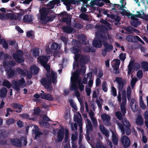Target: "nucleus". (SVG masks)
<instances>
[{"instance_id":"obj_60","label":"nucleus","mask_w":148,"mask_h":148,"mask_svg":"<svg viewBox=\"0 0 148 148\" xmlns=\"http://www.w3.org/2000/svg\"><path fill=\"white\" fill-rule=\"evenodd\" d=\"M79 16L80 18L84 20H87L88 18V16L86 14L84 13L81 14L79 15Z\"/></svg>"},{"instance_id":"obj_20","label":"nucleus","mask_w":148,"mask_h":148,"mask_svg":"<svg viewBox=\"0 0 148 148\" xmlns=\"http://www.w3.org/2000/svg\"><path fill=\"white\" fill-rule=\"evenodd\" d=\"M112 139L113 143L115 145H117L118 141V136L115 132L112 131Z\"/></svg>"},{"instance_id":"obj_13","label":"nucleus","mask_w":148,"mask_h":148,"mask_svg":"<svg viewBox=\"0 0 148 148\" xmlns=\"http://www.w3.org/2000/svg\"><path fill=\"white\" fill-rule=\"evenodd\" d=\"M120 64V61L118 59H115L112 61V66L114 69L115 70V73H118L119 72L118 68Z\"/></svg>"},{"instance_id":"obj_31","label":"nucleus","mask_w":148,"mask_h":148,"mask_svg":"<svg viewBox=\"0 0 148 148\" xmlns=\"http://www.w3.org/2000/svg\"><path fill=\"white\" fill-rule=\"evenodd\" d=\"M78 134L77 132H75L74 133L72 134L71 135V139L72 140V143L73 144V147L75 148V145L74 144V141H75L77 139Z\"/></svg>"},{"instance_id":"obj_46","label":"nucleus","mask_w":148,"mask_h":148,"mask_svg":"<svg viewBox=\"0 0 148 148\" xmlns=\"http://www.w3.org/2000/svg\"><path fill=\"white\" fill-rule=\"evenodd\" d=\"M33 55L35 56H38L39 54V49H35L33 50Z\"/></svg>"},{"instance_id":"obj_33","label":"nucleus","mask_w":148,"mask_h":148,"mask_svg":"<svg viewBox=\"0 0 148 148\" xmlns=\"http://www.w3.org/2000/svg\"><path fill=\"white\" fill-rule=\"evenodd\" d=\"M80 56L79 54L75 55V61L74 62L73 64V68L75 69L76 67H79V66L77 62V60L79 57Z\"/></svg>"},{"instance_id":"obj_11","label":"nucleus","mask_w":148,"mask_h":148,"mask_svg":"<svg viewBox=\"0 0 148 148\" xmlns=\"http://www.w3.org/2000/svg\"><path fill=\"white\" fill-rule=\"evenodd\" d=\"M121 140L122 144L125 147H127L130 145V140L126 136H122L121 138Z\"/></svg>"},{"instance_id":"obj_29","label":"nucleus","mask_w":148,"mask_h":148,"mask_svg":"<svg viewBox=\"0 0 148 148\" xmlns=\"http://www.w3.org/2000/svg\"><path fill=\"white\" fill-rule=\"evenodd\" d=\"M33 17L31 15H26L23 18V21L25 22L29 23L33 20Z\"/></svg>"},{"instance_id":"obj_9","label":"nucleus","mask_w":148,"mask_h":148,"mask_svg":"<svg viewBox=\"0 0 148 148\" xmlns=\"http://www.w3.org/2000/svg\"><path fill=\"white\" fill-rule=\"evenodd\" d=\"M23 52L21 51H17L14 54L13 57L14 58L17 62H22L24 60V58L22 56Z\"/></svg>"},{"instance_id":"obj_48","label":"nucleus","mask_w":148,"mask_h":148,"mask_svg":"<svg viewBox=\"0 0 148 148\" xmlns=\"http://www.w3.org/2000/svg\"><path fill=\"white\" fill-rule=\"evenodd\" d=\"M15 120L13 119H10L6 121V123L8 125H10L14 123L15 122Z\"/></svg>"},{"instance_id":"obj_35","label":"nucleus","mask_w":148,"mask_h":148,"mask_svg":"<svg viewBox=\"0 0 148 148\" xmlns=\"http://www.w3.org/2000/svg\"><path fill=\"white\" fill-rule=\"evenodd\" d=\"M126 93L127 95V97L128 101H129L131 97V92L130 87L129 86H128L126 90Z\"/></svg>"},{"instance_id":"obj_39","label":"nucleus","mask_w":148,"mask_h":148,"mask_svg":"<svg viewBox=\"0 0 148 148\" xmlns=\"http://www.w3.org/2000/svg\"><path fill=\"white\" fill-rule=\"evenodd\" d=\"M142 69L145 71H148V64L146 62H143L142 63Z\"/></svg>"},{"instance_id":"obj_52","label":"nucleus","mask_w":148,"mask_h":148,"mask_svg":"<svg viewBox=\"0 0 148 148\" xmlns=\"http://www.w3.org/2000/svg\"><path fill=\"white\" fill-rule=\"evenodd\" d=\"M0 19L1 20H7V14H0Z\"/></svg>"},{"instance_id":"obj_64","label":"nucleus","mask_w":148,"mask_h":148,"mask_svg":"<svg viewBox=\"0 0 148 148\" xmlns=\"http://www.w3.org/2000/svg\"><path fill=\"white\" fill-rule=\"evenodd\" d=\"M8 56L6 54H4L3 53H0V58H1L6 59L8 58Z\"/></svg>"},{"instance_id":"obj_5","label":"nucleus","mask_w":148,"mask_h":148,"mask_svg":"<svg viewBox=\"0 0 148 148\" xmlns=\"http://www.w3.org/2000/svg\"><path fill=\"white\" fill-rule=\"evenodd\" d=\"M49 10L46 8H43L40 10V20L43 23H46L48 21H51L54 18L50 16L49 14Z\"/></svg>"},{"instance_id":"obj_27","label":"nucleus","mask_w":148,"mask_h":148,"mask_svg":"<svg viewBox=\"0 0 148 148\" xmlns=\"http://www.w3.org/2000/svg\"><path fill=\"white\" fill-rule=\"evenodd\" d=\"M59 2V0H53L50 1L48 5V8L50 9L53 8L54 7V5L58 3Z\"/></svg>"},{"instance_id":"obj_62","label":"nucleus","mask_w":148,"mask_h":148,"mask_svg":"<svg viewBox=\"0 0 148 148\" xmlns=\"http://www.w3.org/2000/svg\"><path fill=\"white\" fill-rule=\"evenodd\" d=\"M101 83L100 77H97L96 80V84L97 86H99Z\"/></svg>"},{"instance_id":"obj_40","label":"nucleus","mask_w":148,"mask_h":148,"mask_svg":"<svg viewBox=\"0 0 148 148\" xmlns=\"http://www.w3.org/2000/svg\"><path fill=\"white\" fill-rule=\"evenodd\" d=\"M7 20L9 19H15L16 18V16L15 14H14L12 13H9L7 14Z\"/></svg>"},{"instance_id":"obj_17","label":"nucleus","mask_w":148,"mask_h":148,"mask_svg":"<svg viewBox=\"0 0 148 148\" xmlns=\"http://www.w3.org/2000/svg\"><path fill=\"white\" fill-rule=\"evenodd\" d=\"M132 15L134 16H133V17H130L132 18L131 21V24L132 26L135 27H137L138 25H140V22L138 20L136 15L133 14Z\"/></svg>"},{"instance_id":"obj_57","label":"nucleus","mask_w":148,"mask_h":148,"mask_svg":"<svg viewBox=\"0 0 148 148\" xmlns=\"http://www.w3.org/2000/svg\"><path fill=\"white\" fill-rule=\"evenodd\" d=\"M70 104L72 107L75 110H77V108L75 104L73 102L72 100H70Z\"/></svg>"},{"instance_id":"obj_15","label":"nucleus","mask_w":148,"mask_h":148,"mask_svg":"<svg viewBox=\"0 0 148 148\" xmlns=\"http://www.w3.org/2000/svg\"><path fill=\"white\" fill-rule=\"evenodd\" d=\"M103 122L106 123V125H109L111 124L109 121L111 118L110 116L107 114H103L101 115Z\"/></svg>"},{"instance_id":"obj_3","label":"nucleus","mask_w":148,"mask_h":148,"mask_svg":"<svg viewBox=\"0 0 148 148\" xmlns=\"http://www.w3.org/2000/svg\"><path fill=\"white\" fill-rule=\"evenodd\" d=\"M115 81L118 84L119 91L122 92V101L121 105V111L125 113V106L126 104V96L125 90L123 87L126 84V81L121 78L117 77L115 79Z\"/></svg>"},{"instance_id":"obj_23","label":"nucleus","mask_w":148,"mask_h":148,"mask_svg":"<svg viewBox=\"0 0 148 148\" xmlns=\"http://www.w3.org/2000/svg\"><path fill=\"white\" fill-rule=\"evenodd\" d=\"M103 45L104 47V49L107 52L110 51L113 48V47L112 45L106 42H104Z\"/></svg>"},{"instance_id":"obj_25","label":"nucleus","mask_w":148,"mask_h":148,"mask_svg":"<svg viewBox=\"0 0 148 148\" xmlns=\"http://www.w3.org/2000/svg\"><path fill=\"white\" fill-rule=\"evenodd\" d=\"M99 128L101 132L106 136V137H109V135L108 131L102 125H100L99 126Z\"/></svg>"},{"instance_id":"obj_1","label":"nucleus","mask_w":148,"mask_h":148,"mask_svg":"<svg viewBox=\"0 0 148 148\" xmlns=\"http://www.w3.org/2000/svg\"><path fill=\"white\" fill-rule=\"evenodd\" d=\"M50 56L46 57L42 56L39 57L38 60L45 69L47 70V79L45 78L42 79L41 80L42 84L47 88V91L49 92L52 90V86L51 84L52 82L55 83L57 82V78L56 73L53 71H50V66L47 64L48 59Z\"/></svg>"},{"instance_id":"obj_26","label":"nucleus","mask_w":148,"mask_h":148,"mask_svg":"<svg viewBox=\"0 0 148 148\" xmlns=\"http://www.w3.org/2000/svg\"><path fill=\"white\" fill-rule=\"evenodd\" d=\"M143 120L142 116L140 115L138 116L136 121V123L139 125L141 126L143 124Z\"/></svg>"},{"instance_id":"obj_18","label":"nucleus","mask_w":148,"mask_h":148,"mask_svg":"<svg viewBox=\"0 0 148 148\" xmlns=\"http://www.w3.org/2000/svg\"><path fill=\"white\" fill-rule=\"evenodd\" d=\"M125 8V5L123 4L122 6V7L121 8V9H120L119 10V11L121 14H122L123 15H126L129 18L130 17H133L134 16L133 15H132V14H131L129 12H128V11H126L124 9H123L124 8Z\"/></svg>"},{"instance_id":"obj_53","label":"nucleus","mask_w":148,"mask_h":148,"mask_svg":"<svg viewBox=\"0 0 148 148\" xmlns=\"http://www.w3.org/2000/svg\"><path fill=\"white\" fill-rule=\"evenodd\" d=\"M17 70L18 73L21 75V76H24L25 75V73L22 69L19 68H18Z\"/></svg>"},{"instance_id":"obj_34","label":"nucleus","mask_w":148,"mask_h":148,"mask_svg":"<svg viewBox=\"0 0 148 148\" xmlns=\"http://www.w3.org/2000/svg\"><path fill=\"white\" fill-rule=\"evenodd\" d=\"M30 70L31 71L33 72L35 74H36L38 72L39 68L33 65L31 67Z\"/></svg>"},{"instance_id":"obj_44","label":"nucleus","mask_w":148,"mask_h":148,"mask_svg":"<svg viewBox=\"0 0 148 148\" xmlns=\"http://www.w3.org/2000/svg\"><path fill=\"white\" fill-rule=\"evenodd\" d=\"M7 135L8 134L6 132L4 131L2 132L1 131H0V141L2 140L3 138L6 137Z\"/></svg>"},{"instance_id":"obj_38","label":"nucleus","mask_w":148,"mask_h":148,"mask_svg":"<svg viewBox=\"0 0 148 148\" xmlns=\"http://www.w3.org/2000/svg\"><path fill=\"white\" fill-rule=\"evenodd\" d=\"M125 112V113H124L122 112V114L120 112H117L115 113V115L117 118L120 120H121L122 119V116L124 115Z\"/></svg>"},{"instance_id":"obj_58","label":"nucleus","mask_w":148,"mask_h":148,"mask_svg":"<svg viewBox=\"0 0 148 148\" xmlns=\"http://www.w3.org/2000/svg\"><path fill=\"white\" fill-rule=\"evenodd\" d=\"M59 48V46L56 43H53L51 46V48L53 49H56Z\"/></svg>"},{"instance_id":"obj_43","label":"nucleus","mask_w":148,"mask_h":148,"mask_svg":"<svg viewBox=\"0 0 148 148\" xmlns=\"http://www.w3.org/2000/svg\"><path fill=\"white\" fill-rule=\"evenodd\" d=\"M117 124L119 128V130H121V132L122 133V134L123 135H124L125 134V130L123 126L120 123H118Z\"/></svg>"},{"instance_id":"obj_16","label":"nucleus","mask_w":148,"mask_h":148,"mask_svg":"<svg viewBox=\"0 0 148 148\" xmlns=\"http://www.w3.org/2000/svg\"><path fill=\"white\" fill-rule=\"evenodd\" d=\"M82 116L79 113L77 112L74 114V120L78 124L80 128L81 127V124L82 123Z\"/></svg>"},{"instance_id":"obj_54","label":"nucleus","mask_w":148,"mask_h":148,"mask_svg":"<svg viewBox=\"0 0 148 148\" xmlns=\"http://www.w3.org/2000/svg\"><path fill=\"white\" fill-rule=\"evenodd\" d=\"M102 88L103 90L106 92L107 91L108 88L106 86V83L105 82H103L102 84Z\"/></svg>"},{"instance_id":"obj_24","label":"nucleus","mask_w":148,"mask_h":148,"mask_svg":"<svg viewBox=\"0 0 148 148\" xmlns=\"http://www.w3.org/2000/svg\"><path fill=\"white\" fill-rule=\"evenodd\" d=\"M64 137V133L63 131L61 130H59L58 134V139L56 141L58 142H61L63 139Z\"/></svg>"},{"instance_id":"obj_45","label":"nucleus","mask_w":148,"mask_h":148,"mask_svg":"<svg viewBox=\"0 0 148 148\" xmlns=\"http://www.w3.org/2000/svg\"><path fill=\"white\" fill-rule=\"evenodd\" d=\"M39 123L40 125L42 127L45 126H47L48 127L49 126V124L48 122H45L43 120L40 121H39Z\"/></svg>"},{"instance_id":"obj_2","label":"nucleus","mask_w":148,"mask_h":148,"mask_svg":"<svg viewBox=\"0 0 148 148\" xmlns=\"http://www.w3.org/2000/svg\"><path fill=\"white\" fill-rule=\"evenodd\" d=\"M90 59L88 56H83L80 60V67L81 69L78 70L73 74L71 77V89L73 90L77 89L78 86L79 89L81 91L84 90V86L81 83V79L79 77V75L81 73H84L85 69V67L84 64L89 62Z\"/></svg>"},{"instance_id":"obj_7","label":"nucleus","mask_w":148,"mask_h":148,"mask_svg":"<svg viewBox=\"0 0 148 148\" xmlns=\"http://www.w3.org/2000/svg\"><path fill=\"white\" fill-rule=\"evenodd\" d=\"M26 85V82L24 79L22 78L20 80H14L13 81L12 86L13 88L16 90L18 91L20 90L21 86V87H24Z\"/></svg>"},{"instance_id":"obj_55","label":"nucleus","mask_w":148,"mask_h":148,"mask_svg":"<svg viewBox=\"0 0 148 148\" xmlns=\"http://www.w3.org/2000/svg\"><path fill=\"white\" fill-rule=\"evenodd\" d=\"M140 99H141L140 102V106L142 109H144L146 108V106L144 103L143 101L142 100V97H140Z\"/></svg>"},{"instance_id":"obj_56","label":"nucleus","mask_w":148,"mask_h":148,"mask_svg":"<svg viewBox=\"0 0 148 148\" xmlns=\"http://www.w3.org/2000/svg\"><path fill=\"white\" fill-rule=\"evenodd\" d=\"M137 81V79L136 78H133L132 79L131 82V86L132 88H133L134 85Z\"/></svg>"},{"instance_id":"obj_32","label":"nucleus","mask_w":148,"mask_h":148,"mask_svg":"<svg viewBox=\"0 0 148 148\" xmlns=\"http://www.w3.org/2000/svg\"><path fill=\"white\" fill-rule=\"evenodd\" d=\"M7 92V89L5 88H1L0 90V96L1 97H4L6 95Z\"/></svg>"},{"instance_id":"obj_19","label":"nucleus","mask_w":148,"mask_h":148,"mask_svg":"<svg viewBox=\"0 0 148 148\" xmlns=\"http://www.w3.org/2000/svg\"><path fill=\"white\" fill-rule=\"evenodd\" d=\"M11 106L13 108L16 110L15 111L18 113L21 112V109L23 107V105L20 104L13 103Z\"/></svg>"},{"instance_id":"obj_61","label":"nucleus","mask_w":148,"mask_h":148,"mask_svg":"<svg viewBox=\"0 0 148 148\" xmlns=\"http://www.w3.org/2000/svg\"><path fill=\"white\" fill-rule=\"evenodd\" d=\"M91 88L88 86H86V94L88 96H90L91 93Z\"/></svg>"},{"instance_id":"obj_4","label":"nucleus","mask_w":148,"mask_h":148,"mask_svg":"<svg viewBox=\"0 0 148 148\" xmlns=\"http://www.w3.org/2000/svg\"><path fill=\"white\" fill-rule=\"evenodd\" d=\"M105 34V33L101 31L96 32V37L92 42V44L94 47L97 48H100L102 47L101 40L106 39Z\"/></svg>"},{"instance_id":"obj_30","label":"nucleus","mask_w":148,"mask_h":148,"mask_svg":"<svg viewBox=\"0 0 148 148\" xmlns=\"http://www.w3.org/2000/svg\"><path fill=\"white\" fill-rule=\"evenodd\" d=\"M137 15L139 17L143 18L146 20L148 21V13L147 15H145L144 14V12L142 11H141L138 13Z\"/></svg>"},{"instance_id":"obj_6","label":"nucleus","mask_w":148,"mask_h":148,"mask_svg":"<svg viewBox=\"0 0 148 148\" xmlns=\"http://www.w3.org/2000/svg\"><path fill=\"white\" fill-rule=\"evenodd\" d=\"M3 65L5 66V71H7L8 76L9 77H12L14 74V71L11 68V66H14L15 64L14 62L11 61L10 62L4 61L3 62Z\"/></svg>"},{"instance_id":"obj_37","label":"nucleus","mask_w":148,"mask_h":148,"mask_svg":"<svg viewBox=\"0 0 148 148\" xmlns=\"http://www.w3.org/2000/svg\"><path fill=\"white\" fill-rule=\"evenodd\" d=\"M63 29L64 32L66 33H71L73 32L72 28L67 26L64 27Z\"/></svg>"},{"instance_id":"obj_36","label":"nucleus","mask_w":148,"mask_h":148,"mask_svg":"<svg viewBox=\"0 0 148 148\" xmlns=\"http://www.w3.org/2000/svg\"><path fill=\"white\" fill-rule=\"evenodd\" d=\"M122 123L123 125L125 126V128L130 127V124L128 121H127L126 119L125 118H124L122 121Z\"/></svg>"},{"instance_id":"obj_10","label":"nucleus","mask_w":148,"mask_h":148,"mask_svg":"<svg viewBox=\"0 0 148 148\" xmlns=\"http://www.w3.org/2000/svg\"><path fill=\"white\" fill-rule=\"evenodd\" d=\"M134 62L131 61L130 62V63L128 66V74L130 75L132 70L134 69L135 70H137L139 69L140 68V65L138 64H136L134 67Z\"/></svg>"},{"instance_id":"obj_28","label":"nucleus","mask_w":148,"mask_h":148,"mask_svg":"<svg viewBox=\"0 0 148 148\" xmlns=\"http://www.w3.org/2000/svg\"><path fill=\"white\" fill-rule=\"evenodd\" d=\"M86 127L87 132V133H89L90 131H92V128L91 122L88 119L87 120Z\"/></svg>"},{"instance_id":"obj_49","label":"nucleus","mask_w":148,"mask_h":148,"mask_svg":"<svg viewBox=\"0 0 148 148\" xmlns=\"http://www.w3.org/2000/svg\"><path fill=\"white\" fill-rule=\"evenodd\" d=\"M92 148H105L104 146L100 144V143L99 142H97V145L95 147L94 146H92Z\"/></svg>"},{"instance_id":"obj_12","label":"nucleus","mask_w":148,"mask_h":148,"mask_svg":"<svg viewBox=\"0 0 148 148\" xmlns=\"http://www.w3.org/2000/svg\"><path fill=\"white\" fill-rule=\"evenodd\" d=\"M126 40L129 42H136L139 41L143 44H144V42L137 36L133 37L131 35H128L126 37Z\"/></svg>"},{"instance_id":"obj_14","label":"nucleus","mask_w":148,"mask_h":148,"mask_svg":"<svg viewBox=\"0 0 148 148\" xmlns=\"http://www.w3.org/2000/svg\"><path fill=\"white\" fill-rule=\"evenodd\" d=\"M130 105L133 111L135 112L137 111L138 107V103L135 99H132L130 101Z\"/></svg>"},{"instance_id":"obj_42","label":"nucleus","mask_w":148,"mask_h":148,"mask_svg":"<svg viewBox=\"0 0 148 148\" xmlns=\"http://www.w3.org/2000/svg\"><path fill=\"white\" fill-rule=\"evenodd\" d=\"M3 86H5L8 88H10L11 85L10 82L7 80H4L3 83Z\"/></svg>"},{"instance_id":"obj_41","label":"nucleus","mask_w":148,"mask_h":148,"mask_svg":"<svg viewBox=\"0 0 148 148\" xmlns=\"http://www.w3.org/2000/svg\"><path fill=\"white\" fill-rule=\"evenodd\" d=\"M126 30L128 32L131 33H133L134 32H135L136 33L138 32V30L130 26H129L127 27L126 28Z\"/></svg>"},{"instance_id":"obj_50","label":"nucleus","mask_w":148,"mask_h":148,"mask_svg":"<svg viewBox=\"0 0 148 148\" xmlns=\"http://www.w3.org/2000/svg\"><path fill=\"white\" fill-rule=\"evenodd\" d=\"M84 50L85 52H93L95 51V49L88 47H85Z\"/></svg>"},{"instance_id":"obj_21","label":"nucleus","mask_w":148,"mask_h":148,"mask_svg":"<svg viewBox=\"0 0 148 148\" xmlns=\"http://www.w3.org/2000/svg\"><path fill=\"white\" fill-rule=\"evenodd\" d=\"M33 126H34V128L32 130V131L33 132V133H35V136L34 139H36L39 136L42 135V133L38 131V129L37 126H35L34 125H32L31 127H32Z\"/></svg>"},{"instance_id":"obj_22","label":"nucleus","mask_w":148,"mask_h":148,"mask_svg":"<svg viewBox=\"0 0 148 148\" xmlns=\"http://www.w3.org/2000/svg\"><path fill=\"white\" fill-rule=\"evenodd\" d=\"M40 96V98L43 99H45L50 101H52L53 100V98L52 95L50 94L41 93Z\"/></svg>"},{"instance_id":"obj_8","label":"nucleus","mask_w":148,"mask_h":148,"mask_svg":"<svg viewBox=\"0 0 148 148\" xmlns=\"http://www.w3.org/2000/svg\"><path fill=\"white\" fill-rule=\"evenodd\" d=\"M21 141L19 139H18L14 140H11V143L12 145L17 146H20L21 145V143H22L24 145H26L27 143L26 140V137L25 136L21 138Z\"/></svg>"},{"instance_id":"obj_63","label":"nucleus","mask_w":148,"mask_h":148,"mask_svg":"<svg viewBox=\"0 0 148 148\" xmlns=\"http://www.w3.org/2000/svg\"><path fill=\"white\" fill-rule=\"evenodd\" d=\"M100 22L101 23H102L103 24H105V25H104L105 27H109V26L110 25V24L106 21H104V20H103V19H101L100 21Z\"/></svg>"},{"instance_id":"obj_47","label":"nucleus","mask_w":148,"mask_h":148,"mask_svg":"<svg viewBox=\"0 0 148 148\" xmlns=\"http://www.w3.org/2000/svg\"><path fill=\"white\" fill-rule=\"evenodd\" d=\"M111 93L114 97H115L116 96V88L114 86H112L111 88Z\"/></svg>"},{"instance_id":"obj_59","label":"nucleus","mask_w":148,"mask_h":148,"mask_svg":"<svg viewBox=\"0 0 148 148\" xmlns=\"http://www.w3.org/2000/svg\"><path fill=\"white\" fill-rule=\"evenodd\" d=\"M122 7V6L121 5L120 6L119 4H116L114 5V8H112V10H120Z\"/></svg>"},{"instance_id":"obj_51","label":"nucleus","mask_w":148,"mask_h":148,"mask_svg":"<svg viewBox=\"0 0 148 148\" xmlns=\"http://www.w3.org/2000/svg\"><path fill=\"white\" fill-rule=\"evenodd\" d=\"M84 3V4L82 5V7L81 9V11L82 12H85L86 11V7L87 5H88L89 6V5H88L87 3H85L83 2Z\"/></svg>"}]
</instances>
